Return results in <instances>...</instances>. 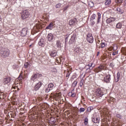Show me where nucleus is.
I'll return each instance as SVG.
<instances>
[{"label":"nucleus","mask_w":126,"mask_h":126,"mask_svg":"<svg viewBox=\"0 0 126 126\" xmlns=\"http://www.w3.org/2000/svg\"><path fill=\"white\" fill-rule=\"evenodd\" d=\"M30 15V14L29 13V12L27 10H23L21 13V18L23 20H24V19H27V18L29 17Z\"/></svg>","instance_id":"1"},{"label":"nucleus","mask_w":126,"mask_h":126,"mask_svg":"<svg viewBox=\"0 0 126 126\" xmlns=\"http://www.w3.org/2000/svg\"><path fill=\"white\" fill-rule=\"evenodd\" d=\"M10 52L5 49H2L0 51V55L2 58H7Z\"/></svg>","instance_id":"2"},{"label":"nucleus","mask_w":126,"mask_h":126,"mask_svg":"<svg viewBox=\"0 0 126 126\" xmlns=\"http://www.w3.org/2000/svg\"><path fill=\"white\" fill-rule=\"evenodd\" d=\"M95 94L97 96L100 97H103L104 96V94H103V92H102V90L100 89H97L95 91Z\"/></svg>","instance_id":"3"},{"label":"nucleus","mask_w":126,"mask_h":126,"mask_svg":"<svg viewBox=\"0 0 126 126\" xmlns=\"http://www.w3.org/2000/svg\"><path fill=\"white\" fill-rule=\"evenodd\" d=\"M87 40L89 43H93L94 41V38L92 36V34L88 33L87 34Z\"/></svg>","instance_id":"4"},{"label":"nucleus","mask_w":126,"mask_h":126,"mask_svg":"<svg viewBox=\"0 0 126 126\" xmlns=\"http://www.w3.org/2000/svg\"><path fill=\"white\" fill-rule=\"evenodd\" d=\"M76 24H77V19L76 18L72 19L69 21V25L70 26H74Z\"/></svg>","instance_id":"5"},{"label":"nucleus","mask_w":126,"mask_h":126,"mask_svg":"<svg viewBox=\"0 0 126 126\" xmlns=\"http://www.w3.org/2000/svg\"><path fill=\"white\" fill-rule=\"evenodd\" d=\"M42 85H43V83H42V82H39L38 83H37L34 86L35 91L39 90V89H40Z\"/></svg>","instance_id":"6"},{"label":"nucleus","mask_w":126,"mask_h":126,"mask_svg":"<svg viewBox=\"0 0 126 126\" xmlns=\"http://www.w3.org/2000/svg\"><path fill=\"white\" fill-rule=\"evenodd\" d=\"M104 66L100 65L98 67H97L95 69L94 71L95 72H100V71H102V70H104Z\"/></svg>","instance_id":"7"},{"label":"nucleus","mask_w":126,"mask_h":126,"mask_svg":"<svg viewBox=\"0 0 126 126\" xmlns=\"http://www.w3.org/2000/svg\"><path fill=\"white\" fill-rule=\"evenodd\" d=\"M111 80V75L108 74L104 78V81L106 83H109Z\"/></svg>","instance_id":"8"},{"label":"nucleus","mask_w":126,"mask_h":126,"mask_svg":"<svg viewBox=\"0 0 126 126\" xmlns=\"http://www.w3.org/2000/svg\"><path fill=\"white\" fill-rule=\"evenodd\" d=\"M76 37V35H75V34H74V33L71 35V38L69 40L70 44H72V43H74V41H75Z\"/></svg>","instance_id":"9"},{"label":"nucleus","mask_w":126,"mask_h":126,"mask_svg":"<svg viewBox=\"0 0 126 126\" xmlns=\"http://www.w3.org/2000/svg\"><path fill=\"white\" fill-rule=\"evenodd\" d=\"M21 36L22 37H24L25 36H26L27 35V29L26 28H24L22 31H21Z\"/></svg>","instance_id":"10"},{"label":"nucleus","mask_w":126,"mask_h":126,"mask_svg":"<svg viewBox=\"0 0 126 126\" xmlns=\"http://www.w3.org/2000/svg\"><path fill=\"white\" fill-rule=\"evenodd\" d=\"M115 20H116V18L114 17H111L107 19L106 21V22L107 23V24H110L111 22H113V21H115Z\"/></svg>","instance_id":"11"},{"label":"nucleus","mask_w":126,"mask_h":126,"mask_svg":"<svg viewBox=\"0 0 126 126\" xmlns=\"http://www.w3.org/2000/svg\"><path fill=\"white\" fill-rule=\"evenodd\" d=\"M10 82V78L7 77L3 79V83L4 84H7Z\"/></svg>","instance_id":"12"},{"label":"nucleus","mask_w":126,"mask_h":126,"mask_svg":"<svg viewBox=\"0 0 126 126\" xmlns=\"http://www.w3.org/2000/svg\"><path fill=\"white\" fill-rule=\"evenodd\" d=\"M47 38L48 41H51L53 39H54V35L52 33H49L48 34Z\"/></svg>","instance_id":"13"},{"label":"nucleus","mask_w":126,"mask_h":126,"mask_svg":"<svg viewBox=\"0 0 126 126\" xmlns=\"http://www.w3.org/2000/svg\"><path fill=\"white\" fill-rule=\"evenodd\" d=\"M54 26V24L53 23H50V24L46 28V29H49L52 30L53 29V27Z\"/></svg>","instance_id":"14"},{"label":"nucleus","mask_w":126,"mask_h":126,"mask_svg":"<svg viewBox=\"0 0 126 126\" xmlns=\"http://www.w3.org/2000/svg\"><path fill=\"white\" fill-rule=\"evenodd\" d=\"M93 121L94 124H98L100 122V118H94L93 119Z\"/></svg>","instance_id":"15"},{"label":"nucleus","mask_w":126,"mask_h":126,"mask_svg":"<svg viewBox=\"0 0 126 126\" xmlns=\"http://www.w3.org/2000/svg\"><path fill=\"white\" fill-rule=\"evenodd\" d=\"M37 75L36 74H34L32 75L31 78V80L32 81H34L35 79H36V78H37Z\"/></svg>","instance_id":"16"},{"label":"nucleus","mask_w":126,"mask_h":126,"mask_svg":"<svg viewBox=\"0 0 126 126\" xmlns=\"http://www.w3.org/2000/svg\"><path fill=\"white\" fill-rule=\"evenodd\" d=\"M6 97V94H3V93H0V99H4Z\"/></svg>","instance_id":"17"},{"label":"nucleus","mask_w":126,"mask_h":126,"mask_svg":"<svg viewBox=\"0 0 126 126\" xmlns=\"http://www.w3.org/2000/svg\"><path fill=\"white\" fill-rule=\"evenodd\" d=\"M121 77V75L120 74V72L117 73V75L116 76V78L115 79L116 82H118L119 80H120V77Z\"/></svg>","instance_id":"18"},{"label":"nucleus","mask_w":126,"mask_h":126,"mask_svg":"<svg viewBox=\"0 0 126 126\" xmlns=\"http://www.w3.org/2000/svg\"><path fill=\"white\" fill-rule=\"evenodd\" d=\"M56 45L58 48L61 49L62 48V43L60 40H58L56 43Z\"/></svg>","instance_id":"19"},{"label":"nucleus","mask_w":126,"mask_h":126,"mask_svg":"<svg viewBox=\"0 0 126 126\" xmlns=\"http://www.w3.org/2000/svg\"><path fill=\"white\" fill-rule=\"evenodd\" d=\"M111 0H106L105 2V5L108 6L111 4Z\"/></svg>","instance_id":"20"},{"label":"nucleus","mask_w":126,"mask_h":126,"mask_svg":"<svg viewBox=\"0 0 126 126\" xmlns=\"http://www.w3.org/2000/svg\"><path fill=\"white\" fill-rule=\"evenodd\" d=\"M50 56L53 57H56L57 56V52H56V51H53L51 52L50 53Z\"/></svg>","instance_id":"21"},{"label":"nucleus","mask_w":126,"mask_h":126,"mask_svg":"<svg viewBox=\"0 0 126 126\" xmlns=\"http://www.w3.org/2000/svg\"><path fill=\"white\" fill-rule=\"evenodd\" d=\"M23 74L22 73V72L20 73L18 78V79L19 80H22V79H23Z\"/></svg>","instance_id":"22"},{"label":"nucleus","mask_w":126,"mask_h":126,"mask_svg":"<svg viewBox=\"0 0 126 126\" xmlns=\"http://www.w3.org/2000/svg\"><path fill=\"white\" fill-rule=\"evenodd\" d=\"M55 97L57 100H60V99H61V93L56 94Z\"/></svg>","instance_id":"23"},{"label":"nucleus","mask_w":126,"mask_h":126,"mask_svg":"<svg viewBox=\"0 0 126 126\" xmlns=\"http://www.w3.org/2000/svg\"><path fill=\"white\" fill-rule=\"evenodd\" d=\"M48 88H50L51 90H53L54 88V84L50 83L48 85Z\"/></svg>","instance_id":"24"},{"label":"nucleus","mask_w":126,"mask_h":126,"mask_svg":"<svg viewBox=\"0 0 126 126\" xmlns=\"http://www.w3.org/2000/svg\"><path fill=\"white\" fill-rule=\"evenodd\" d=\"M97 15H98L97 22L98 23H99V22H100V19H101V13H97Z\"/></svg>","instance_id":"25"},{"label":"nucleus","mask_w":126,"mask_h":126,"mask_svg":"<svg viewBox=\"0 0 126 126\" xmlns=\"http://www.w3.org/2000/svg\"><path fill=\"white\" fill-rule=\"evenodd\" d=\"M121 52H122V54H123V55H125V56H126V48H122Z\"/></svg>","instance_id":"26"},{"label":"nucleus","mask_w":126,"mask_h":126,"mask_svg":"<svg viewBox=\"0 0 126 126\" xmlns=\"http://www.w3.org/2000/svg\"><path fill=\"white\" fill-rule=\"evenodd\" d=\"M116 28H117L118 29H120L122 28V24L119 23L116 25Z\"/></svg>","instance_id":"27"},{"label":"nucleus","mask_w":126,"mask_h":126,"mask_svg":"<svg viewBox=\"0 0 126 126\" xmlns=\"http://www.w3.org/2000/svg\"><path fill=\"white\" fill-rule=\"evenodd\" d=\"M123 1H124V0H115V2L116 3H119V4H121Z\"/></svg>","instance_id":"28"},{"label":"nucleus","mask_w":126,"mask_h":126,"mask_svg":"<svg viewBox=\"0 0 126 126\" xmlns=\"http://www.w3.org/2000/svg\"><path fill=\"white\" fill-rule=\"evenodd\" d=\"M69 7V4L67 5L66 6H65L63 9V11L64 12L65 10H67V8Z\"/></svg>","instance_id":"29"},{"label":"nucleus","mask_w":126,"mask_h":126,"mask_svg":"<svg viewBox=\"0 0 126 126\" xmlns=\"http://www.w3.org/2000/svg\"><path fill=\"white\" fill-rule=\"evenodd\" d=\"M117 11H118V13L120 14H122V13H123V12H122V11L121 10L120 8L117 7Z\"/></svg>","instance_id":"30"},{"label":"nucleus","mask_w":126,"mask_h":126,"mask_svg":"<svg viewBox=\"0 0 126 126\" xmlns=\"http://www.w3.org/2000/svg\"><path fill=\"white\" fill-rule=\"evenodd\" d=\"M89 6H90V7H93V6H94V3L93 2H90L89 3Z\"/></svg>","instance_id":"31"},{"label":"nucleus","mask_w":126,"mask_h":126,"mask_svg":"<svg viewBox=\"0 0 126 126\" xmlns=\"http://www.w3.org/2000/svg\"><path fill=\"white\" fill-rule=\"evenodd\" d=\"M95 17H96V14H94L91 17V20H94V19H95Z\"/></svg>","instance_id":"32"},{"label":"nucleus","mask_w":126,"mask_h":126,"mask_svg":"<svg viewBox=\"0 0 126 126\" xmlns=\"http://www.w3.org/2000/svg\"><path fill=\"white\" fill-rule=\"evenodd\" d=\"M92 110H93V107L92 106L89 107L87 109L88 112H91Z\"/></svg>","instance_id":"33"},{"label":"nucleus","mask_w":126,"mask_h":126,"mask_svg":"<svg viewBox=\"0 0 126 126\" xmlns=\"http://www.w3.org/2000/svg\"><path fill=\"white\" fill-rule=\"evenodd\" d=\"M61 6H62V3H61L57 4L56 5V8H60Z\"/></svg>","instance_id":"34"},{"label":"nucleus","mask_w":126,"mask_h":126,"mask_svg":"<svg viewBox=\"0 0 126 126\" xmlns=\"http://www.w3.org/2000/svg\"><path fill=\"white\" fill-rule=\"evenodd\" d=\"M51 89L50 88H49V87L47 88L46 89H45V92L46 93H48V92H50V91H51Z\"/></svg>","instance_id":"35"},{"label":"nucleus","mask_w":126,"mask_h":126,"mask_svg":"<svg viewBox=\"0 0 126 126\" xmlns=\"http://www.w3.org/2000/svg\"><path fill=\"white\" fill-rule=\"evenodd\" d=\"M85 111V108H80V110H79L80 113H82V112H84Z\"/></svg>","instance_id":"36"},{"label":"nucleus","mask_w":126,"mask_h":126,"mask_svg":"<svg viewBox=\"0 0 126 126\" xmlns=\"http://www.w3.org/2000/svg\"><path fill=\"white\" fill-rule=\"evenodd\" d=\"M84 124L85 125H87V124H88V119L87 118L85 119Z\"/></svg>","instance_id":"37"},{"label":"nucleus","mask_w":126,"mask_h":126,"mask_svg":"<svg viewBox=\"0 0 126 126\" xmlns=\"http://www.w3.org/2000/svg\"><path fill=\"white\" fill-rule=\"evenodd\" d=\"M105 47V43H101L100 44V48H101V49H103V48H104Z\"/></svg>","instance_id":"38"},{"label":"nucleus","mask_w":126,"mask_h":126,"mask_svg":"<svg viewBox=\"0 0 126 126\" xmlns=\"http://www.w3.org/2000/svg\"><path fill=\"white\" fill-rule=\"evenodd\" d=\"M34 29H40V25H37L36 26L34 27Z\"/></svg>","instance_id":"39"},{"label":"nucleus","mask_w":126,"mask_h":126,"mask_svg":"<svg viewBox=\"0 0 126 126\" xmlns=\"http://www.w3.org/2000/svg\"><path fill=\"white\" fill-rule=\"evenodd\" d=\"M28 65H29V63H26L24 64V66H25V68H27V67H28Z\"/></svg>","instance_id":"40"},{"label":"nucleus","mask_w":126,"mask_h":126,"mask_svg":"<svg viewBox=\"0 0 126 126\" xmlns=\"http://www.w3.org/2000/svg\"><path fill=\"white\" fill-rule=\"evenodd\" d=\"M83 82H84V81L83 80H82L80 83V87H82V86H83Z\"/></svg>","instance_id":"41"},{"label":"nucleus","mask_w":126,"mask_h":126,"mask_svg":"<svg viewBox=\"0 0 126 126\" xmlns=\"http://www.w3.org/2000/svg\"><path fill=\"white\" fill-rule=\"evenodd\" d=\"M38 45L41 46H44V43H42V41H40L38 42Z\"/></svg>","instance_id":"42"},{"label":"nucleus","mask_w":126,"mask_h":126,"mask_svg":"<svg viewBox=\"0 0 126 126\" xmlns=\"http://www.w3.org/2000/svg\"><path fill=\"white\" fill-rule=\"evenodd\" d=\"M75 53H79V49L78 48H76L74 50Z\"/></svg>","instance_id":"43"},{"label":"nucleus","mask_w":126,"mask_h":126,"mask_svg":"<svg viewBox=\"0 0 126 126\" xmlns=\"http://www.w3.org/2000/svg\"><path fill=\"white\" fill-rule=\"evenodd\" d=\"M69 75H70V72H69V71H67V73L66 74V77H68Z\"/></svg>","instance_id":"44"},{"label":"nucleus","mask_w":126,"mask_h":126,"mask_svg":"<svg viewBox=\"0 0 126 126\" xmlns=\"http://www.w3.org/2000/svg\"><path fill=\"white\" fill-rule=\"evenodd\" d=\"M116 55H118V52H117V51L114 52L112 53V55L113 56H116Z\"/></svg>","instance_id":"45"},{"label":"nucleus","mask_w":126,"mask_h":126,"mask_svg":"<svg viewBox=\"0 0 126 126\" xmlns=\"http://www.w3.org/2000/svg\"><path fill=\"white\" fill-rule=\"evenodd\" d=\"M77 85V81H75L73 83V85H74L75 86H76V85Z\"/></svg>","instance_id":"46"},{"label":"nucleus","mask_w":126,"mask_h":126,"mask_svg":"<svg viewBox=\"0 0 126 126\" xmlns=\"http://www.w3.org/2000/svg\"><path fill=\"white\" fill-rule=\"evenodd\" d=\"M10 117H11V118H14V115L12 113H11Z\"/></svg>","instance_id":"47"},{"label":"nucleus","mask_w":126,"mask_h":126,"mask_svg":"<svg viewBox=\"0 0 126 126\" xmlns=\"http://www.w3.org/2000/svg\"><path fill=\"white\" fill-rule=\"evenodd\" d=\"M75 94H71V97H75Z\"/></svg>","instance_id":"48"},{"label":"nucleus","mask_w":126,"mask_h":126,"mask_svg":"<svg viewBox=\"0 0 126 126\" xmlns=\"http://www.w3.org/2000/svg\"><path fill=\"white\" fill-rule=\"evenodd\" d=\"M89 66H90V67H91L92 66V63L89 64Z\"/></svg>","instance_id":"49"},{"label":"nucleus","mask_w":126,"mask_h":126,"mask_svg":"<svg viewBox=\"0 0 126 126\" xmlns=\"http://www.w3.org/2000/svg\"><path fill=\"white\" fill-rule=\"evenodd\" d=\"M99 55H100V52H97V56L98 57V56H99Z\"/></svg>","instance_id":"50"},{"label":"nucleus","mask_w":126,"mask_h":126,"mask_svg":"<svg viewBox=\"0 0 126 126\" xmlns=\"http://www.w3.org/2000/svg\"><path fill=\"white\" fill-rule=\"evenodd\" d=\"M0 21H1V18L0 17Z\"/></svg>","instance_id":"51"},{"label":"nucleus","mask_w":126,"mask_h":126,"mask_svg":"<svg viewBox=\"0 0 126 126\" xmlns=\"http://www.w3.org/2000/svg\"><path fill=\"white\" fill-rule=\"evenodd\" d=\"M68 37H66V38H65V40H67V38H68Z\"/></svg>","instance_id":"52"},{"label":"nucleus","mask_w":126,"mask_h":126,"mask_svg":"<svg viewBox=\"0 0 126 126\" xmlns=\"http://www.w3.org/2000/svg\"><path fill=\"white\" fill-rule=\"evenodd\" d=\"M32 45L31 44V45H30V47H32Z\"/></svg>","instance_id":"53"},{"label":"nucleus","mask_w":126,"mask_h":126,"mask_svg":"<svg viewBox=\"0 0 126 126\" xmlns=\"http://www.w3.org/2000/svg\"><path fill=\"white\" fill-rule=\"evenodd\" d=\"M112 64H113V63H110V65H112Z\"/></svg>","instance_id":"54"},{"label":"nucleus","mask_w":126,"mask_h":126,"mask_svg":"<svg viewBox=\"0 0 126 126\" xmlns=\"http://www.w3.org/2000/svg\"><path fill=\"white\" fill-rule=\"evenodd\" d=\"M96 45H98V42L96 43Z\"/></svg>","instance_id":"55"}]
</instances>
